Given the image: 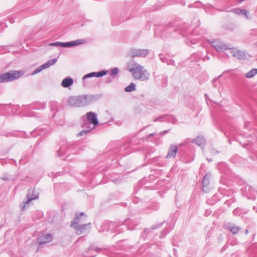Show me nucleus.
<instances>
[{
  "instance_id": "e433bc0d",
  "label": "nucleus",
  "mask_w": 257,
  "mask_h": 257,
  "mask_svg": "<svg viewBox=\"0 0 257 257\" xmlns=\"http://www.w3.org/2000/svg\"><path fill=\"white\" fill-rule=\"evenodd\" d=\"M167 233V232L164 233V231H162V232H161V236H160V237H161V238H162V237H163L164 236H165V235L166 234V233Z\"/></svg>"
},
{
  "instance_id": "2eb2a0df",
  "label": "nucleus",
  "mask_w": 257,
  "mask_h": 257,
  "mask_svg": "<svg viewBox=\"0 0 257 257\" xmlns=\"http://www.w3.org/2000/svg\"><path fill=\"white\" fill-rule=\"evenodd\" d=\"M191 142L200 147H203L205 145L206 140L203 136H198L192 140Z\"/></svg>"
},
{
  "instance_id": "393cba45",
  "label": "nucleus",
  "mask_w": 257,
  "mask_h": 257,
  "mask_svg": "<svg viewBox=\"0 0 257 257\" xmlns=\"http://www.w3.org/2000/svg\"><path fill=\"white\" fill-rule=\"evenodd\" d=\"M159 57L162 62L164 63H167L168 64H173V63H174V61L167 60V59L165 57V56L163 54H160Z\"/></svg>"
},
{
  "instance_id": "cd10ccee",
  "label": "nucleus",
  "mask_w": 257,
  "mask_h": 257,
  "mask_svg": "<svg viewBox=\"0 0 257 257\" xmlns=\"http://www.w3.org/2000/svg\"><path fill=\"white\" fill-rule=\"evenodd\" d=\"M50 105L52 110H54L57 109V102L52 101L50 103Z\"/></svg>"
},
{
  "instance_id": "412c9836",
  "label": "nucleus",
  "mask_w": 257,
  "mask_h": 257,
  "mask_svg": "<svg viewBox=\"0 0 257 257\" xmlns=\"http://www.w3.org/2000/svg\"><path fill=\"white\" fill-rule=\"evenodd\" d=\"M57 61V59H56V58H54V59L49 60L47 62H46L45 63L43 64V67H44L45 69L48 68L49 67H50L51 66L54 65Z\"/></svg>"
},
{
  "instance_id": "f704fd0d",
  "label": "nucleus",
  "mask_w": 257,
  "mask_h": 257,
  "mask_svg": "<svg viewBox=\"0 0 257 257\" xmlns=\"http://www.w3.org/2000/svg\"><path fill=\"white\" fill-rule=\"evenodd\" d=\"M92 249L95 250L96 252H98L99 251L102 250V248L95 246L92 247Z\"/></svg>"
},
{
  "instance_id": "ddd939ff",
  "label": "nucleus",
  "mask_w": 257,
  "mask_h": 257,
  "mask_svg": "<svg viewBox=\"0 0 257 257\" xmlns=\"http://www.w3.org/2000/svg\"><path fill=\"white\" fill-rule=\"evenodd\" d=\"M85 42L84 39H79L68 42H62V47L70 48L75 46L82 44Z\"/></svg>"
},
{
  "instance_id": "aec40b11",
  "label": "nucleus",
  "mask_w": 257,
  "mask_h": 257,
  "mask_svg": "<svg viewBox=\"0 0 257 257\" xmlns=\"http://www.w3.org/2000/svg\"><path fill=\"white\" fill-rule=\"evenodd\" d=\"M149 50L147 49H138V57H145L149 53Z\"/></svg>"
},
{
  "instance_id": "5701e85b",
  "label": "nucleus",
  "mask_w": 257,
  "mask_h": 257,
  "mask_svg": "<svg viewBox=\"0 0 257 257\" xmlns=\"http://www.w3.org/2000/svg\"><path fill=\"white\" fill-rule=\"evenodd\" d=\"M231 11L232 12H233L234 14H236L239 15H243V14L249 13L248 11H247L244 10H242L239 8L233 9L231 10Z\"/></svg>"
},
{
  "instance_id": "c03bdc74",
  "label": "nucleus",
  "mask_w": 257,
  "mask_h": 257,
  "mask_svg": "<svg viewBox=\"0 0 257 257\" xmlns=\"http://www.w3.org/2000/svg\"><path fill=\"white\" fill-rule=\"evenodd\" d=\"M248 233V230L247 229H246L245 230V234H247Z\"/></svg>"
},
{
  "instance_id": "58836bf2",
  "label": "nucleus",
  "mask_w": 257,
  "mask_h": 257,
  "mask_svg": "<svg viewBox=\"0 0 257 257\" xmlns=\"http://www.w3.org/2000/svg\"><path fill=\"white\" fill-rule=\"evenodd\" d=\"M114 225V222H110V224H109V227H112L113 228V226Z\"/></svg>"
},
{
  "instance_id": "9d476101",
  "label": "nucleus",
  "mask_w": 257,
  "mask_h": 257,
  "mask_svg": "<svg viewBox=\"0 0 257 257\" xmlns=\"http://www.w3.org/2000/svg\"><path fill=\"white\" fill-rule=\"evenodd\" d=\"M53 236L51 233H47L42 235L38 239V242L40 245L46 244L51 241L53 239Z\"/></svg>"
},
{
  "instance_id": "f3484780",
  "label": "nucleus",
  "mask_w": 257,
  "mask_h": 257,
  "mask_svg": "<svg viewBox=\"0 0 257 257\" xmlns=\"http://www.w3.org/2000/svg\"><path fill=\"white\" fill-rule=\"evenodd\" d=\"M84 216L86 218V215L83 212H81L79 214H76L74 216L73 220L71 221L70 224V227H73V226L78 225V223L81 221V217Z\"/></svg>"
},
{
  "instance_id": "20e7f679",
  "label": "nucleus",
  "mask_w": 257,
  "mask_h": 257,
  "mask_svg": "<svg viewBox=\"0 0 257 257\" xmlns=\"http://www.w3.org/2000/svg\"><path fill=\"white\" fill-rule=\"evenodd\" d=\"M83 95L71 96L67 102L71 107H82L85 106Z\"/></svg>"
},
{
  "instance_id": "6e6552de",
  "label": "nucleus",
  "mask_w": 257,
  "mask_h": 257,
  "mask_svg": "<svg viewBox=\"0 0 257 257\" xmlns=\"http://www.w3.org/2000/svg\"><path fill=\"white\" fill-rule=\"evenodd\" d=\"M83 100L85 106L89 104L90 103H93L98 99H99L101 97V94H96V95H92V94H88V95H83Z\"/></svg>"
},
{
  "instance_id": "a878e982",
  "label": "nucleus",
  "mask_w": 257,
  "mask_h": 257,
  "mask_svg": "<svg viewBox=\"0 0 257 257\" xmlns=\"http://www.w3.org/2000/svg\"><path fill=\"white\" fill-rule=\"evenodd\" d=\"M136 89V85L133 82L130 83V84L127 86L125 88L124 90L126 92H130Z\"/></svg>"
},
{
  "instance_id": "de8ad7c7",
  "label": "nucleus",
  "mask_w": 257,
  "mask_h": 257,
  "mask_svg": "<svg viewBox=\"0 0 257 257\" xmlns=\"http://www.w3.org/2000/svg\"><path fill=\"white\" fill-rule=\"evenodd\" d=\"M255 45H256V46H257V42H256Z\"/></svg>"
},
{
  "instance_id": "423d86ee",
  "label": "nucleus",
  "mask_w": 257,
  "mask_h": 257,
  "mask_svg": "<svg viewBox=\"0 0 257 257\" xmlns=\"http://www.w3.org/2000/svg\"><path fill=\"white\" fill-rule=\"evenodd\" d=\"M39 197V193L35 191L34 189H29L27 195V199L24 202V205L22 206V210L25 209L26 205L28 204L31 201L36 199Z\"/></svg>"
},
{
  "instance_id": "b1692460",
  "label": "nucleus",
  "mask_w": 257,
  "mask_h": 257,
  "mask_svg": "<svg viewBox=\"0 0 257 257\" xmlns=\"http://www.w3.org/2000/svg\"><path fill=\"white\" fill-rule=\"evenodd\" d=\"M163 222H162L161 223H159V224H157L156 225L152 226L150 228H146L144 230V233H146V234H148L150 232L151 230H154V229H155L159 227L160 226H161L163 224Z\"/></svg>"
},
{
  "instance_id": "ea45409f",
  "label": "nucleus",
  "mask_w": 257,
  "mask_h": 257,
  "mask_svg": "<svg viewBox=\"0 0 257 257\" xmlns=\"http://www.w3.org/2000/svg\"><path fill=\"white\" fill-rule=\"evenodd\" d=\"M154 135H155L154 133L150 134L148 136V138H149L150 137H152L154 136Z\"/></svg>"
},
{
  "instance_id": "473e14b6",
  "label": "nucleus",
  "mask_w": 257,
  "mask_h": 257,
  "mask_svg": "<svg viewBox=\"0 0 257 257\" xmlns=\"http://www.w3.org/2000/svg\"><path fill=\"white\" fill-rule=\"evenodd\" d=\"M64 152V148L61 147L59 149V150L57 151V155L59 156H61V155H63V154H65Z\"/></svg>"
},
{
  "instance_id": "c756f323",
  "label": "nucleus",
  "mask_w": 257,
  "mask_h": 257,
  "mask_svg": "<svg viewBox=\"0 0 257 257\" xmlns=\"http://www.w3.org/2000/svg\"><path fill=\"white\" fill-rule=\"evenodd\" d=\"M49 45L51 46H56V47H62V42H56L50 43Z\"/></svg>"
},
{
  "instance_id": "a18cd8bd",
  "label": "nucleus",
  "mask_w": 257,
  "mask_h": 257,
  "mask_svg": "<svg viewBox=\"0 0 257 257\" xmlns=\"http://www.w3.org/2000/svg\"><path fill=\"white\" fill-rule=\"evenodd\" d=\"M244 1V0H238V2H243V1Z\"/></svg>"
},
{
  "instance_id": "c85d7f7f",
  "label": "nucleus",
  "mask_w": 257,
  "mask_h": 257,
  "mask_svg": "<svg viewBox=\"0 0 257 257\" xmlns=\"http://www.w3.org/2000/svg\"><path fill=\"white\" fill-rule=\"evenodd\" d=\"M43 65L39 66V67L37 68L33 72V74H36L40 72L43 69H44L45 68L43 67Z\"/></svg>"
},
{
  "instance_id": "79ce46f5",
  "label": "nucleus",
  "mask_w": 257,
  "mask_h": 257,
  "mask_svg": "<svg viewBox=\"0 0 257 257\" xmlns=\"http://www.w3.org/2000/svg\"><path fill=\"white\" fill-rule=\"evenodd\" d=\"M171 28H169V27H168L166 29L165 31L168 32H170V31L169 30V29H170Z\"/></svg>"
},
{
  "instance_id": "7c9ffc66",
  "label": "nucleus",
  "mask_w": 257,
  "mask_h": 257,
  "mask_svg": "<svg viewBox=\"0 0 257 257\" xmlns=\"http://www.w3.org/2000/svg\"><path fill=\"white\" fill-rule=\"evenodd\" d=\"M118 72H119V69L116 67H114L111 70V75H116Z\"/></svg>"
},
{
  "instance_id": "7ed1b4c3",
  "label": "nucleus",
  "mask_w": 257,
  "mask_h": 257,
  "mask_svg": "<svg viewBox=\"0 0 257 257\" xmlns=\"http://www.w3.org/2000/svg\"><path fill=\"white\" fill-rule=\"evenodd\" d=\"M23 73L20 71H13L0 75V83L10 82L20 78Z\"/></svg>"
},
{
  "instance_id": "4c0bfd02",
  "label": "nucleus",
  "mask_w": 257,
  "mask_h": 257,
  "mask_svg": "<svg viewBox=\"0 0 257 257\" xmlns=\"http://www.w3.org/2000/svg\"><path fill=\"white\" fill-rule=\"evenodd\" d=\"M168 132H169V130H166V131H164L161 132L160 134H161V135H163L165 134L166 133H167Z\"/></svg>"
},
{
  "instance_id": "39448f33",
  "label": "nucleus",
  "mask_w": 257,
  "mask_h": 257,
  "mask_svg": "<svg viewBox=\"0 0 257 257\" xmlns=\"http://www.w3.org/2000/svg\"><path fill=\"white\" fill-rule=\"evenodd\" d=\"M211 45L218 52H223L227 49H231V48L225 45L219 40H215L211 42Z\"/></svg>"
},
{
  "instance_id": "72a5a7b5",
  "label": "nucleus",
  "mask_w": 257,
  "mask_h": 257,
  "mask_svg": "<svg viewBox=\"0 0 257 257\" xmlns=\"http://www.w3.org/2000/svg\"><path fill=\"white\" fill-rule=\"evenodd\" d=\"M167 116H169V115H165L162 116L160 117L157 118L155 119L154 120V122H156V121H159V120L162 121V118H163L164 117H167Z\"/></svg>"
},
{
  "instance_id": "f8f14e48",
  "label": "nucleus",
  "mask_w": 257,
  "mask_h": 257,
  "mask_svg": "<svg viewBox=\"0 0 257 257\" xmlns=\"http://www.w3.org/2000/svg\"><path fill=\"white\" fill-rule=\"evenodd\" d=\"M107 71L105 70H103L98 72H91V73H89L85 75H84L82 78V80H83V81H84L85 79H86L87 78L93 77H102V76L105 75L107 74Z\"/></svg>"
},
{
  "instance_id": "f03ea898",
  "label": "nucleus",
  "mask_w": 257,
  "mask_h": 257,
  "mask_svg": "<svg viewBox=\"0 0 257 257\" xmlns=\"http://www.w3.org/2000/svg\"><path fill=\"white\" fill-rule=\"evenodd\" d=\"M86 120L84 121L82 125V127L87 129L80 132L78 137H81L89 133L91 130L94 129L95 126L98 124V121L97 118V114L94 112L90 111L86 114Z\"/></svg>"
},
{
  "instance_id": "9b49d317",
  "label": "nucleus",
  "mask_w": 257,
  "mask_h": 257,
  "mask_svg": "<svg viewBox=\"0 0 257 257\" xmlns=\"http://www.w3.org/2000/svg\"><path fill=\"white\" fill-rule=\"evenodd\" d=\"M224 227L225 229L230 231L233 234H236L241 229L240 226L230 222L225 224Z\"/></svg>"
},
{
  "instance_id": "bb28decb",
  "label": "nucleus",
  "mask_w": 257,
  "mask_h": 257,
  "mask_svg": "<svg viewBox=\"0 0 257 257\" xmlns=\"http://www.w3.org/2000/svg\"><path fill=\"white\" fill-rule=\"evenodd\" d=\"M257 73V69H252L246 74L247 78H252Z\"/></svg>"
},
{
  "instance_id": "dca6fc26",
  "label": "nucleus",
  "mask_w": 257,
  "mask_h": 257,
  "mask_svg": "<svg viewBox=\"0 0 257 257\" xmlns=\"http://www.w3.org/2000/svg\"><path fill=\"white\" fill-rule=\"evenodd\" d=\"M231 53L233 57H236L239 60H243L246 58V55L243 51L240 50H235L231 48Z\"/></svg>"
},
{
  "instance_id": "4be33fe9",
  "label": "nucleus",
  "mask_w": 257,
  "mask_h": 257,
  "mask_svg": "<svg viewBox=\"0 0 257 257\" xmlns=\"http://www.w3.org/2000/svg\"><path fill=\"white\" fill-rule=\"evenodd\" d=\"M127 56L131 58L138 57L137 49L132 48L127 53Z\"/></svg>"
},
{
  "instance_id": "0eeeda50",
  "label": "nucleus",
  "mask_w": 257,
  "mask_h": 257,
  "mask_svg": "<svg viewBox=\"0 0 257 257\" xmlns=\"http://www.w3.org/2000/svg\"><path fill=\"white\" fill-rule=\"evenodd\" d=\"M91 227V223H88L83 224H78L73 226V228L75 230V232L77 235L85 234L87 232V228H90Z\"/></svg>"
},
{
  "instance_id": "a211bd4d",
  "label": "nucleus",
  "mask_w": 257,
  "mask_h": 257,
  "mask_svg": "<svg viewBox=\"0 0 257 257\" xmlns=\"http://www.w3.org/2000/svg\"><path fill=\"white\" fill-rule=\"evenodd\" d=\"M73 79L70 77H67L64 78L62 80V83H61V85L63 87L67 88V87H69V86L72 85L73 84Z\"/></svg>"
},
{
  "instance_id": "6ab92c4d",
  "label": "nucleus",
  "mask_w": 257,
  "mask_h": 257,
  "mask_svg": "<svg viewBox=\"0 0 257 257\" xmlns=\"http://www.w3.org/2000/svg\"><path fill=\"white\" fill-rule=\"evenodd\" d=\"M242 192L245 196H249L253 193V189L251 186L248 185L244 186L241 188Z\"/></svg>"
},
{
  "instance_id": "4468645a",
  "label": "nucleus",
  "mask_w": 257,
  "mask_h": 257,
  "mask_svg": "<svg viewBox=\"0 0 257 257\" xmlns=\"http://www.w3.org/2000/svg\"><path fill=\"white\" fill-rule=\"evenodd\" d=\"M177 151L178 148L176 146L173 144L170 145L166 158L169 159L174 158L176 155Z\"/></svg>"
},
{
  "instance_id": "2f4dec72",
  "label": "nucleus",
  "mask_w": 257,
  "mask_h": 257,
  "mask_svg": "<svg viewBox=\"0 0 257 257\" xmlns=\"http://www.w3.org/2000/svg\"><path fill=\"white\" fill-rule=\"evenodd\" d=\"M114 79V76H110L108 77L107 78H106V79L105 80V82L106 83H111L113 81Z\"/></svg>"
},
{
  "instance_id": "a19ab883",
  "label": "nucleus",
  "mask_w": 257,
  "mask_h": 257,
  "mask_svg": "<svg viewBox=\"0 0 257 257\" xmlns=\"http://www.w3.org/2000/svg\"><path fill=\"white\" fill-rule=\"evenodd\" d=\"M248 14H249V13L243 14V15H244V16L246 17V18L247 19H248Z\"/></svg>"
},
{
  "instance_id": "49530a36",
  "label": "nucleus",
  "mask_w": 257,
  "mask_h": 257,
  "mask_svg": "<svg viewBox=\"0 0 257 257\" xmlns=\"http://www.w3.org/2000/svg\"><path fill=\"white\" fill-rule=\"evenodd\" d=\"M173 30H172V31H176V29H173Z\"/></svg>"
},
{
  "instance_id": "37998d69",
  "label": "nucleus",
  "mask_w": 257,
  "mask_h": 257,
  "mask_svg": "<svg viewBox=\"0 0 257 257\" xmlns=\"http://www.w3.org/2000/svg\"><path fill=\"white\" fill-rule=\"evenodd\" d=\"M2 179L3 180H8V178H6V177L2 178Z\"/></svg>"
},
{
  "instance_id": "f257e3e1",
  "label": "nucleus",
  "mask_w": 257,
  "mask_h": 257,
  "mask_svg": "<svg viewBox=\"0 0 257 257\" xmlns=\"http://www.w3.org/2000/svg\"><path fill=\"white\" fill-rule=\"evenodd\" d=\"M128 71L132 73L134 79L141 81H147L150 77V73L145 68L134 60L130 61L127 64Z\"/></svg>"
},
{
  "instance_id": "1a4fd4ad",
  "label": "nucleus",
  "mask_w": 257,
  "mask_h": 257,
  "mask_svg": "<svg viewBox=\"0 0 257 257\" xmlns=\"http://www.w3.org/2000/svg\"><path fill=\"white\" fill-rule=\"evenodd\" d=\"M210 175L206 174L203 177L202 184V191L205 193L208 192L210 190L209 185Z\"/></svg>"
},
{
  "instance_id": "c9c22d12",
  "label": "nucleus",
  "mask_w": 257,
  "mask_h": 257,
  "mask_svg": "<svg viewBox=\"0 0 257 257\" xmlns=\"http://www.w3.org/2000/svg\"><path fill=\"white\" fill-rule=\"evenodd\" d=\"M250 34L252 35H257V30H251Z\"/></svg>"
}]
</instances>
